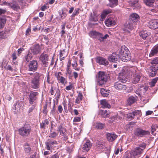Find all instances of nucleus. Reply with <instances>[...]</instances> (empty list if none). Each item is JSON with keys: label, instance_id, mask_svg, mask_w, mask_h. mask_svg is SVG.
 <instances>
[{"label": "nucleus", "instance_id": "obj_7", "mask_svg": "<svg viewBox=\"0 0 158 158\" xmlns=\"http://www.w3.org/2000/svg\"><path fill=\"white\" fill-rule=\"evenodd\" d=\"M135 135L140 137L147 136L150 134L149 131L143 130L141 128L137 129L135 131Z\"/></svg>", "mask_w": 158, "mask_h": 158}, {"label": "nucleus", "instance_id": "obj_22", "mask_svg": "<svg viewBox=\"0 0 158 158\" xmlns=\"http://www.w3.org/2000/svg\"><path fill=\"white\" fill-rule=\"evenodd\" d=\"M97 62L100 64H102L105 65H107L108 64V62L105 58L102 57H98L96 59Z\"/></svg>", "mask_w": 158, "mask_h": 158}, {"label": "nucleus", "instance_id": "obj_60", "mask_svg": "<svg viewBox=\"0 0 158 158\" xmlns=\"http://www.w3.org/2000/svg\"><path fill=\"white\" fill-rule=\"evenodd\" d=\"M62 75V74L60 72H59L57 74H56V77L58 80L61 77H62L61 76V75Z\"/></svg>", "mask_w": 158, "mask_h": 158}, {"label": "nucleus", "instance_id": "obj_62", "mask_svg": "<svg viewBox=\"0 0 158 158\" xmlns=\"http://www.w3.org/2000/svg\"><path fill=\"white\" fill-rule=\"evenodd\" d=\"M12 56L13 59V60L14 61L15 60H16L17 59V56H16V53L14 52L13 53Z\"/></svg>", "mask_w": 158, "mask_h": 158}, {"label": "nucleus", "instance_id": "obj_35", "mask_svg": "<svg viewBox=\"0 0 158 158\" xmlns=\"http://www.w3.org/2000/svg\"><path fill=\"white\" fill-rule=\"evenodd\" d=\"M10 6L14 10L17 11L20 9V6L17 4L15 3H11Z\"/></svg>", "mask_w": 158, "mask_h": 158}, {"label": "nucleus", "instance_id": "obj_57", "mask_svg": "<svg viewBox=\"0 0 158 158\" xmlns=\"http://www.w3.org/2000/svg\"><path fill=\"white\" fill-rule=\"evenodd\" d=\"M65 50L64 49L60 51V56L61 57L62 56H64V55H66L65 54Z\"/></svg>", "mask_w": 158, "mask_h": 158}, {"label": "nucleus", "instance_id": "obj_49", "mask_svg": "<svg viewBox=\"0 0 158 158\" xmlns=\"http://www.w3.org/2000/svg\"><path fill=\"white\" fill-rule=\"evenodd\" d=\"M4 68L7 70H8L11 72L14 71V69L10 65H6V66H4Z\"/></svg>", "mask_w": 158, "mask_h": 158}, {"label": "nucleus", "instance_id": "obj_59", "mask_svg": "<svg viewBox=\"0 0 158 158\" xmlns=\"http://www.w3.org/2000/svg\"><path fill=\"white\" fill-rule=\"evenodd\" d=\"M83 96L82 94L81 93H79L78 95V97L77 98L80 101H81L82 100Z\"/></svg>", "mask_w": 158, "mask_h": 158}, {"label": "nucleus", "instance_id": "obj_45", "mask_svg": "<svg viewBox=\"0 0 158 158\" xmlns=\"http://www.w3.org/2000/svg\"><path fill=\"white\" fill-rule=\"evenodd\" d=\"M57 135L58 134L56 132L53 131L50 133L49 136L51 138H55L57 136Z\"/></svg>", "mask_w": 158, "mask_h": 158}, {"label": "nucleus", "instance_id": "obj_21", "mask_svg": "<svg viewBox=\"0 0 158 158\" xmlns=\"http://www.w3.org/2000/svg\"><path fill=\"white\" fill-rule=\"evenodd\" d=\"M106 137L108 140L109 142H112L118 136L114 133H108L106 134Z\"/></svg>", "mask_w": 158, "mask_h": 158}, {"label": "nucleus", "instance_id": "obj_44", "mask_svg": "<svg viewBox=\"0 0 158 158\" xmlns=\"http://www.w3.org/2000/svg\"><path fill=\"white\" fill-rule=\"evenodd\" d=\"M59 82H60L62 84H65L67 83L66 79L63 77H61L58 80Z\"/></svg>", "mask_w": 158, "mask_h": 158}, {"label": "nucleus", "instance_id": "obj_14", "mask_svg": "<svg viewBox=\"0 0 158 158\" xmlns=\"http://www.w3.org/2000/svg\"><path fill=\"white\" fill-rule=\"evenodd\" d=\"M149 27L151 29L158 28V19H153L150 20L148 23Z\"/></svg>", "mask_w": 158, "mask_h": 158}, {"label": "nucleus", "instance_id": "obj_25", "mask_svg": "<svg viewBox=\"0 0 158 158\" xmlns=\"http://www.w3.org/2000/svg\"><path fill=\"white\" fill-rule=\"evenodd\" d=\"M137 96H133L130 97L127 100V103L128 105L130 106L134 103L136 101Z\"/></svg>", "mask_w": 158, "mask_h": 158}, {"label": "nucleus", "instance_id": "obj_34", "mask_svg": "<svg viewBox=\"0 0 158 158\" xmlns=\"http://www.w3.org/2000/svg\"><path fill=\"white\" fill-rule=\"evenodd\" d=\"M6 19L5 17H3L0 18V28H2L4 27L6 23Z\"/></svg>", "mask_w": 158, "mask_h": 158}, {"label": "nucleus", "instance_id": "obj_33", "mask_svg": "<svg viewBox=\"0 0 158 158\" xmlns=\"http://www.w3.org/2000/svg\"><path fill=\"white\" fill-rule=\"evenodd\" d=\"M145 4L150 7L152 6L155 0H143Z\"/></svg>", "mask_w": 158, "mask_h": 158}, {"label": "nucleus", "instance_id": "obj_31", "mask_svg": "<svg viewBox=\"0 0 158 158\" xmlns=\"http://www.w3.org/2000/svg\"><path fill=\"white\" fill-rule=\"evenodd\" d=\"M100 103L102 105V108H109L110 107V105L109 104L106 100H102L101 101Z\"/></svg>", "mask_w": 158, "mask_h": 158}, {"label": "nucleus", "instance_id": "obj_11", "mask_svg": "<svg viewBox=\"0 0 158 158\" xmlns=\"http://www.w3.org/2000/svg\"><path fill=\"white\" fill-rule=\"evenodd\" d=\"M57 131L60 133V135L63 136L64 138L66 139L68 138L67 130L63 127L62 125H60L58 127Z\"/></svg>", "mask_w": 158, "mask_h": 158}, {"label": "nucleus", "instance_id": "obj_3", "mask_svg": "<svg viewBox=\"0 0 158 158\" xmlns=\"http://www.w3.org/2000/svg\"><path fill=\"white\" fill-rule=\"evenodd\" d=\"M146 144L145 143H143L140 144L138 147H135L134 150L132 151L130 155H131L132 158H138L143 152V151L145 148Z\"/></svg>", "mask_w": 158, "mask_h": 158}, {"label": "nucleus", "instance_id": "obj_39", "mask_svg": "<svg viewBox=\"0 0 158 158\" xmlns=\"http://www.w3.org/2000/svg\"><path fill=\"white\" fill-rule=\"evenodd\" d=\"M138 0H129V2L132 6H136L137 4Z\"/></svg>", "mask_w": 158, "mask_h": 158}, {"label": "nucleus", "instance_id": "obj_24", "mask_svg": "<svg viewBox=\"0 0 158 158\" xmlns=\"http://www.w3.org/2000/svg\"><path fill=\"white\" fill-rule=\"evenodd\" d=\"M158 54V44L155 45L151 50L149 54L150 57H152Z\"/></svg>", "mask_w": 158, "mask_h": 158}, {"label": "nucleus", "instance_id": "obj_50", "mask_svg": "<svg viewBox=\"0 0 158 158\" xmlns=\"http://www.w3.org/2000/svg\"><path fill=\"white\" fill-rule=\"evenodd\" d=\"M134 118L132 113H130L127 114V118L128 120H131Z\"/></svg>", "mask_w": 158, "mask_h": 158}, {"label": "nucleus", "instance_id": "obj_13", "mask_svg": "<svg viewBox=\"0 0 158 158\" xmlns=\"http://www.w3.org/2000/svg\"><path fill=\"white\" fill-rule=\"evenodd\" d=\"M41 47L38 44L34 45L31 47L30 51L34 55H36L40 53Z\"/></svg>", "mask_w": 158, "mask_h": 158}, {"label": "nucleus", "instance_id": "obj_48", "mask_svg": "<svg viewBox=\"0 0 158 158\" xmlns=\"http://www.w3.org/2000/svg\"><path fill=\"white\" fill-rule=\"evenodd\" d=\"M158 80V78L156 77L154 79H153L151 82V87H152L155 86V84L156 83V82Z\"/></svg>", "mask_w": 158, "mask_h": 158}, {"label": "nucleus", "instance_id": "obj_46", "mask_svg": "<svg viewBox=\"0 0 158 158\" xmlns=\"http://www.w3.org/2000/svg\"><path fill=\"white\" fill-rule=\"evenodd\" d=\"M158 125L157 124H153L151 126V131L152 134H153L154 132L156 131L158 128Z\"/></svg>", "mask_w": 158, "mask_h": 158}, {"label": "nucleus", "instance_id": "obj_40", "mask_svg": "<svg viewBox=\"0 0 158 158\" xmlns=\"http://www.w3.org/2000/svg\"><path fill=\"white\" fill-rule=\"evenodd\" d=\"M105 125L101 123H97L95 125V128L97 129H102L104 127Z\"/></svg>", "mask_w": 158, "mask_h": 158}, {"label": "nucleus", "instance_id": "obj_32", "mask_svg": "<svg viewBox=\"0 0 158 158\" xmlns=\"http://www.w3.org/2000/svg\"><path fill=\"white\" fill-rule=\"evenodd\" d=\"M33 57L32 53L29 50L27 54L25 56V60L27 62H28L31 60Z\"/></svg>", "mask_w": 158, "mask_h": 158}, {"label": "nucleus", "instance_id": "obj_29", "mask_svg": "<svg viewBox=\"0 0 158 158\" xmlns=\"http://www.w3.org/2000/svg\"><path fill=\"white\" fill-rule=\"evenodd\" d=\"M131 19L133 22H136L139 19V16L136 13H133L131 15Z\"/></svg>", "mask_w": 158, "mask_h": 158}, {"label": "nucleus", "instance_id": "obj_58", "mask_svg": "<svg viewBox=\"0 0 158 158\" xmlns=\"http://www.w3.org/2000/svg\"><path fill=\"white\" fill-rule=\"evenodd\" d=\"M158 63V60L157 58H154L151 62V63L152 64H157Z\"/></svg>", "mask_w": 158, "mask_h": 158}, {"label": "nucleus", "instance_id": "obj_12", "mask_svg": "<svg viewBox=\"0 0 158 158\" xmlns=\"http://www.w3.org/2000/svg\"><path fill=\"white\" fill-rule=\"evenodd\" d=\"M109 60L110 62L116 63L119 61L120 59L118 54H116L114 53L110 55L108 57Z\"/></svg>", "mask_w": 158, "mask_h": 158}, {"label": "nucleus", "instance_id": "obj_41", "mask_svg": "<svg viewBox=\"0 0 158 158\" xmlns=\"http://www.w3.org/2000/svg\"><path fill=\"white\" fill-rule=\"evenodd\" d=\"M72 65L73 67V68L75 70L77 71L79 70L80 68H77L78 64L77 63V61L76 60H75L73 62V63L72 64Z\"/></svg>", "mask_w": 158, "mask_h": 158}, {"label": "nucleus", "instance_id": "obj_52", "mask_svg": "<svg viewBox=\"0 0 158 158\" xmlns=\"http://www.w3.org/2000/svg\"><path fill=\"white\" fill-rule=\"evenodd\" d=\"M140 112L141 111L140 110H135L133 111L132 113V114L133 116L134 117L135 116L139 114L140 113Z\"/></svg>", "mask_w": 158, "mask_h": 158}, {"label": "nucleus", "instance_id": "obj_4", "mask_svg": "<svg viewBox=\"0 0 158 158\" xmlns=\"http://www.w3.org/2000/svg\"><path fill=\"white\" fill-rule=\"evenodd\" d=\"M41 74L37 72L35 73L33 78L31 81V88L33 89H38L40 87V77Z\"/></svg>", "mask_w": 158, "mask_h": 158}, {"label": "nucleus", "instance_id": "obj_64", "mask_svg": "<svg viewBox=\"0 0 158 158\" xmlns=\"http://www.w3.org/2000/svg\"><path fill=\"white\" fill-rule=\"evenodd\" d=\"M63 110L62 106L61 105H59L58 107V111L60 113H61Z\"/></svg>", "mask_w": 158, "mask_h": 158}, {"label": "nucleus", "instance_id": "obj_23", "mask_svg": "<svg viewBox=\"0 0 158 158\" xmlns=\"http://www.w3.org/2000/svg\"><path fill=\"white\" fill-rule=\"evenodd\" d=\"M24 151L27 153H29L32 151L31 145L28 143H25L23 145Z\"/></svg>", "mask_w": 158, "mask_h": 158}, {"label": "nucleus", "instance_id": "obj_37", "mask_svg": "<svg viewBox=\"0 0 158 158\" xmlns=\"http://www.w3.org/2000/svg\"><path fill=\"white\" fill-rule=\"evenodd\" d=\"M98 33V32L95 31H91L89 33V35L91 37L96 38Z\"/></svg>", "mask_w": 158, "mask_h": 158}, {"label": "nucleus", "instance_id": "obj_54", "mask_svg": "<svg viewBox=\"0 0 158 158\" xmlns=\"http://www.w3.org/2000/svg\"><path fill=\"white\" fill-rule=\"evenodd\" d=\"M6 37V34L5 32L3 31H0V38H4Z\"/></svg>", "mask_w": 158, "mask_h": 158}, {"label": "nucleus", "instance_id": "obj_2", "mask_svg": "<svg viewBox=\"0 0 158 158\" xmlns=\"http://www.w3.org/2000/svg\"><path fill=\"white\" fill-rule=\"evenodd\" d=\"M118 55L121 60L124 62L129 61L131 58L130 52L125 45L121 47Z\"/></svg>", "mask_w": 158, "mask_h": 158}, {"label": "nucleus", "instance_id": "obj_56", "mask_svg": "<svg viewBox=\"0 0 158 158\" xmlns=\"http://www.w3.org/2000/svg\"><path fill=\"white\" fill-rule=\"evenodd\" d=\"M22 102H17L15 104V109L17 108H20V107H21V106H22Z\"/></svg>", "mask_w": 158, "mask_h": 158}, {"label": "nucleus", "instance_id": "obj_27", "mask_svg": "<svg viewBox=\"0 0 158 158\" xmlns=\"http://www.w3.org/2000/svg\"><path fill=\"white\" fill-rule=\"evenodd\" d=\"M109 111L107 110H100L99 112V114L104 118L109 117Z\"/></svg>", "mask_w": 158, "mask_h": 158}, {"label": "nucleus", "instance_id": "obj_61", "mask_svg": "<svg viewBox=\"0 0 158 158\" xmlns=\"http://www.w3.org/2000/svg\"><path fill=\"white\" fill-rule=\"evenodd\" d=\"M81 120V118L79 117H75L73 119L74 122H79Z\"/></svg>", "mask_w": 158, "mask_h": 158}, {"label": "nucleus", "instance_id": "obj_5", "mask_svg": "<svg viewBox=\"0 0 158 158\" xmlns=\"http://www.w3.org/2000/svg\"><path fill=\"white\" fill-rule=\"evenodd\" d=\"M31 127L28 123H26L18 130L19 134L23 137H27L30 134Z\"/></svg>", "mask_w": 158, "mask_h": 158}, {"label": "nucleus", "instance_id": "obj_9", "mask_svg": "<svg viewBox=\"0 0 158 158\" xmlns=\"http://www.w3.org/2000/svg\"><path fill=\"white\" fill-rule=\"evenodd\" d=\"M114 87L118 91H124L127 89V85H126L122 84L118 81L114 83Z\"/></svg>", "mask_w": 158, "mask_h": 158}, {"label": "nucleus", "instance_id": "obj_19", "mask_svg": "<svg viewBox=\"0 0 158 158\" xmlns=\"http://www.w3.org/2000/svg\"><path fill=\"white\" fill-rule=\"evenodd\" d=\"M46 148L48 150L50 149V146H54L57 144V142L55 140L48 139L47 141L45 142Z\"/></svg>", "mask_w": 158, "mask_h": 158}, {"label": "nucleus", "instance_id": "obj_36", "mask_svg": "<svg viewBox=\"0 0 158 158\" xmlns=\"http://www.w3.org/2000/svg\"><path fill=\"white\" fill-rule=\"evenodd\" d=\"M109 5L111 7H113L118 5V0H109Z\"/></svg>", "mask_w": 158, "mask_h": 158}, {"label": "nucleus", "instance_id": "obj_38", "mask_svg": "<svg viewBox=\"0 0 158 158\" xmlns=\"http://www.w3.org/2000/svg\"><path fill=\"white\" fill-rule=\"evenodd\" d=\"M49 123L48 120L47 119H45L42 123H40V127L45 129L46 125H48Z\"/></svg>", "mask_w": 158, "mask_h": 158}, {"label": "nucleus", "instance_id": "obj_43", "mask_svg": "<svg viewBox=\"0 0 158 158\" xmlns=\"http://www.w3.org/2000/svg\"><path fill=\"white\" fill-rule=\"evenodd\" d=\"M29 108V110H28V112L29 113H30L31 112H32L35 109V108L36 106V103H34Z\"/></svg>", "mask_w": 158, "mask_h": 158}, {"label": "nucleus", "instance_id": "obj_42", "mask_svg": "<svg viewBox=\"0 0 158 158\" xmlns=\"http://www.w3.org/2000/svg\"><path fill=\"white\" fill-rule=\"evenodd\" d=\"M107 91L106 90L103 88H102L101 89V93L102 95L104 97H108L109 94L107 93Z\"/></svg>", "mask_w": 158, "mask_h": 158}, {"label": "nucleus", "instance_id": "obj_20", "mask_svg": "<svg viewBox=\"0 0 158 158\" xmlns=\"http://www.w3.org/2000/svg\"><path fill=\"white\" fill-rule=\"evenodd\" d=\"M116 21V19L115 18L110 17L106 20L105 24L107 26L109 27L115 24Z\"/></svg>", "mask_w": 158, "mask_h": 158}, {"label": "nucleus", "instance_id": "obj_17", "mask_svg": "<svg viewBox=\"0 0 158 158\" xmlns=\"http://www.w3.org/2000/svg\"><path fill=\"white\" fill-rule=\"evenodd\" d=\"M48 55L47 54L42 53L40 57V60L45 66L48 63Z\"/></svg>", "mask_w": 158, "mask_h": 158}, {"label": "nucleus", "instance_id": "obj_55", "mask_svg": "<svg viewBox=\"0 0 158 158\" xmlns=\"http://www.w3.org/2000/svg\"><path fill=\"white\" fill-rule=\"evenodd\" d=\"M157 69L155 67L151 66L150 67V71L152 72H157Z\"/></svg>", "mask_w": 158, "mask_h": 158}, {"label": "nucleus", "instance_id": "obj_28", "mask_svg": "<svg viewBox=\"0 0 158 158\" xmlns=\"http://www.w3.org/2000/svg\"><path fill=\"white\" fill-rule=\"evenodd\" d=\"M125 27L124 29V31H127L129 32V30H131L133 28L132 24L131 23H128L125 25Z\"/></svg>", "mask_w": 158, "mask_h": 158}, {"label": "nucleus", "instance_id": "obj_6", "mask_svg": "<svg viewBox=\"0 0 158 158\" xmlns=\"http://www.w3.org/2000/svg\"><path fill=\"white\" fill-rule=\"evenodd\" d=\"M98 82L100 85H104L107 81L108 77L105 72H99L98 73Z\"/></svg>", "mask_w": 158, "mask_h": 158}, {"label": "nucleus", "instance_id": "obj_63", "mask_svg": "<svg viewBox=\"0 0 158 158\" xmlns=\"http://www.w3.org/2000/svg\"><path fill=\"white\" fill-rule=\"evenodd\" d=\"M156 72H152L150 71V76L152 77H154L156 75Z\"/></svg>", "mask_w": 158, "mask_h": 158}, {"label": "nucleus", "instance_id": "obj_51", "mask_svg": "<svg viewBox=\"0 0 158 158\" xmlns=\"http://www.w3.org/2000/svg\"><path fill=\"white\" fill-rule=\"evenodd\" d=\"M80 10V9L78 8L76 9L75 10L73 14L72 15V16L75 17V16L77 15L78 14H79V10Z\"/></svg>", "mask_w": 158, "mask_h": 158}, {"label": "nucleus", "instance_id": "obj_26", "mask_svg": "<svg viewBox=\"0 0 158 158\" xmlns=\"http://www.w3.org/2000/svg\"><path fill=\"white\" fill-rule=\"evenodd\" d=\"M111 12L112 10L110 9L104 10L101 15V20L103 21L105 19L106 15L108 14L111 13Z\"/></svg>", "mask_w": 158, "mask_h": 158}, {"label": "nucleus", "instance_id": "obj_15", "mask_svg": "<svg viewBox=\"0 0 158 158\" xmlns=\"http://www.w3.org/2000/svg\"><path fill=\"white\" fill-rule=\"evenodd\" d=\"M136 72V71L134 73H132V74H133L132 82L134 84H136L138 83L141 77V74L135 73Z\"/></svg>", "mask_w": 158, "mask_h": 158}, {"label": "nucleus", "instance_id": "obj_47", "mask_svg": "<svg viewBox=\"0 0 158 158\" xmlns=\"http://www.w3.org/2000/svg\"><path fill=\"white\" fill-rule=\"evenodd\" d=\"M96 38L98 39L100 41H102V35L98 32Z\"/></svg>", "mask_w": 158, "mask_h": 158}, {"label": "nucleus", "instance_id": "obj_10", "mask_svg": "<svg viewBox=\"0 0 158 158\" xmlns=\"http://www.w3.org/2000/svg\"><path fill=\"white\" fill-rule=\"evenodd\" d=\"M38 64L36 60L31 61L28 64V70L29 71L35 72L38 69Z\"/></svg>", "mask_w": 158, "mask_h": 158}, {"label": "nucleus", "instance_id": "obj_30", "mask_svg": "<svg viewBox=\"0 0 158 158\" xmlns=\"http://www.w3.org/2000/svg\"><path fill=\"white\" fill-rule=\"evenodd\" d=\"M139 33L140 37L144 40L146 39V38L148 36L147 31L146 30L141 31Z\"/></svg>", "mask_w": 158, "mask_h": 158}, {"label": "nucleus", "instance_id": "obj_18", "mask_svg": "<svg viewBox=\"0 0 158 158\" xmlns=\"http://www.w3.org/2000/svg\"><path fill=\"white\" fill-rule=\"evenodd\" d=\"M96 145L97 147L101 149H103V151L106 152L107 153L110 152V150L109 149H107L105 146V143L102 142L98 141L96 143Z\"/></svg>", "mask_w": 158, "mask_h": 158}, {"label": "nucleus", "instance_id": "obj_16", "mask_svg": "<svg viewBox=\"0 0 158 158\" xmlns=\"http://www.w3.org/2000/svg\"><path fill=\"white\" fill-rule=\"evenodd\" d=\"M92 146V144L89 140H85L84 141L82 148L84 150L88 151L90 150Z\"/></svg>", "mask_w": 158, "mask_h": 158}, {"label": "nucleus", "instance_id": "obj_53", "mask_svg": "<svg viewBox=\"0 0 158 158\" xmlns=\"http://www.w3.org/2000/svg\"><path fill=\"white\" fill-rule=\"evenodd\" d=\"M60 154L57 152L56 154L52 155L49 158H59Z\"/></svg>", "mask_w": 158, "mask_h": 158}, {"label": "nucleus", "instance_id": "obj_8", "mask_svg": "<svg viewBox=\"0 0 158 158\" xmlns=\"http://www.w3.org/2000/svg\"><path fill=\"white\" fill-rule=\"evenodd\" d=\"M38 95V92L34 91L31 92L28 96V100L30 104L32 105L34 103H36L35 101Z\"/></svg>", "mask_w": 158, "mask_h": 158}, {"label": "nucleus", "instance_id": "obj_1", "mask_svg": "<svg viewBox=\"0 0 158 158\" xmlns=\"http://www.w3.org/2000/svg\"><path fill=\"white\" fill-rule=\"evenodd\" d=\"M137 69V68L134 67H124L121 72L119 73L118 79L123 83L126 82L127 80L128 75H131L132 73L135 72Z\"/></svg>", "mask_w": 158, "mask_h": 158}]
</instances>
